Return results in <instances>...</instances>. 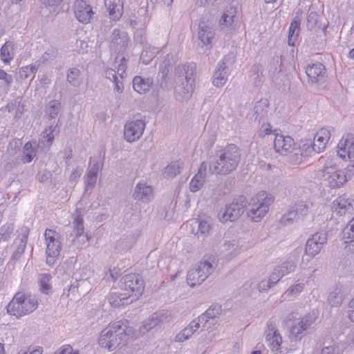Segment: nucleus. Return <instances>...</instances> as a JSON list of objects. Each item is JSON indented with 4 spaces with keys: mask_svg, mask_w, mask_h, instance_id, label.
<instances>
[{
    "mask_svg": "<svg viewBox=\"0 0 354 354\" xmlns=\"http://www.w3.org/2000/svg\"><path fill=\"white\" fill-rule=\"evenodd\" d=\"M134 337L133 330L126 319L111 323L100 334L98 343L102 348L113 351L118 345Z\"/></svg>",
    "mask_w": 354,
    "mask_h": 354,
    "instance_id": "obj_1",
    "label": "nucleus"
},
{
    "mask_svg": "<svg viewBox=\"0 0 354 354\" xmlns=\"http://www.w3.org/2000/svg\"><path fill=\"white\" fill-rule=\"evenodd\" d=\"M322 172L324 180L329 188L339 189L354 175V162L342 169L333 160H329L325 163Z\"/></svg>",
    "mask_w": 354,
    "mask_h": 354,
    "instance_id": "obj_2",
    "label": "nucleus"
},
{
    "mask_svg": "<svg viewBox=\"0 0 354 354\" xmlns=\"http://www.w3.org/2000/svg\"><path fill=\"white\" fill-rule=\"evenodd\" d=\"M241 157L240 149L236 145L229 144L221 151L218 160L209 165V171L212 174H229L236 169Z\"/></svg>",
    "mask_w": 354,
    "mask_h": 354,
    "instance_id": "obj_3",
    "label": "nucleus"
},
{
    "mask_svg": "<svg viewBox=\"0 0 354 354\" xmlns=\"http://www.w3.org/2000/svg\"><path fill=\"white\" fill-rule=\"evenodd\" d=\"M38 304V299L35 295L18 292L8 303L7 312L16 317H20L35 311Z\"/></svg>",
    "mask_w": 354,
    "mask_h": 354,
    "instance_id": "obj_4",
    "label": "nucleus"
},
{
    "mask_svg": "<svg viewBox=\"0 0 354 354\" xmlns=\"http://www.w3.org/2000/svg\"><path fill=\"white\" fill-rule=\"evenodd\" d=\"M274 201V197L271 194L265 191L259 192L250 201V209L247 213L248 217L254 222L261 221Z\"/></svg>",
    "mask_w": 354,
    "mask_h": 354,
    "instance_id": "obj_5",
    "label": "nucleus"
},
{
    "mask_svg": "<svg viewBox=\"0 0 354 354\" xmlns=\"http://www.w3.org/2000/svg\"><path fill=\"white\" fill-rule=\"evenodd\" d=\"M120 288L123 291L124 298H132L137 300L143 293L145 281L142 277L136 273H129L124 275L120 281Z\"/></svg>",
    "mask_w": 354,
    "mask_h": 354,
    "instance_id": "obj_6",
    "label": "nucleus"
},
{
    "mask_svg": "<svg viewBox=\"0 0 354 354\" xmlns=\"http://www.w3.org/2000/svg\"><path fill=\"white\" fill-rule=\"evenodd\" d=\"M330 138V131L326 128L319 129L315 133L313 143L306 140L301 146L302 155L310 156L312 152L321 153L324 151Z\"/></svg>",
    "mask_w": 354,
    "mask_h": 354,
    "instance_id": "obj_7",
    "label": "nucleus"
},
{
    "mask_svg": "<svg viewBox=\"0 0 354 354\" xmlns=\"http://www.w3.org/2000/svg\"><path fill=\"white\" fill-rule=\"evenodd\" d=\"M246 205L247 200L244 196H240L237 197L232 203L227 206L225 212L220 218L221 221L225 223L236 221L243 213Z\"/></svg>",
    "mask_w": 354,
    "mask_h": 354,
    "instance_id": "obj_8",
    "label": "nucleus"
},
{
    "mask_svg": "<svg viewBox=\"0 0 354 354\" xmlns=\"http://www.w3.org/2000/svg\"><path fill=\"white\" fill-rule=\"evenodd\" d=\"M212 266L209 262H201L196 268L191 269L187 275V282L194 287L200 285L210 274Z\"/></svg>",
    "mask_w": 354,
    "mask_h": 354,
    "instance_id": "obj_9",
    "label": "nucleus"
},
{
    "mask_svg": "<svg viewBox=\"0 0 354 354\" xmlns=\"http://www.w3.org/2000/svg\"><path fill=\"white\" fill-rule=\"evenodd\" d=\"M73 9L76 19L84 24H89L95 15L87 0H75Z\"/></svg>",
    "mask_w": 354,
    "mask_h": 354,
    "instance_id": "obj_10",
    "label": "nucleus"
},
{
    "mask_svg": "<svg viewBox=\"0 0 354 354\" xmlns=\"http://www.w3.org/2000/svg\"><path fill=\"white\" fill-rule=\"evenodd\" d=\"M337 154L343 160H354V137L351 134L344 136L337 145Z\"/></svg>",
    "mask_w": 354,
    "mask_h": 354,
    "instance_id": "obj_11",
    "label": "nucleus"
},
{
    "mask_svg": "<svg viewBox=\"0 0 354 354\" xmlns=\"http://www.w3.org/2000/svg\"><path fill=\"white\" fill-rule=\"evenodd\" d=\"M145 124L140 120L131 121L125 124L124 136L128 142H134L142 135Z\"/></svg>",
    "mask_w": 354,
    "mask_h": 354,
    "instance_id": "obj_12",
    "label": "nucleus"
},
{
    "mask_svg": "<svg viewBox=\"0 0 354 354\" xmlns=\"http://www.w3.org/2000/svg\"><path fill=\"white\" fill-rule=\"evenodd\" d=\"M333 209L339 215L352 214L354 212V200L346 194L340 195L333 201Z\"/></svg>",
    "mask_w": 354,
    "mask_h": 354,
    "instance_id": "obj_13",
    "label": "nucleus"
},
{
    "mask_svg": "<svg viewBox=\"0 0 354 354\" xmlns=\"http://www.w3.org/2000/svg\"><path fill=\"white\" fill-rule=\"evenodd\" d=\"M326 241V236L324 234L315 233L312 237L308 239L305 253L306 255L313 257L317 254L323 245Z\"/></svg>",
    "mask_w": 354,
    "mask_h": 354,
    "instance_id": "obj_14",
    "label": "nucleus"
},
{
    "mask_svg": "<svg viewBox=\"0 0 354 354\" xmlns=\"http://www.w3.org/2000/svg\"><path fill=\"white\" fill-rule=\"evenodd\" d=\"M295 269V266L290 263H285L282 264L277 269L274 270L272 275L270 276V284H267L268 282L261 281L259 286L261 290H267L270 288L271 284L275 283L277 281L279 280L281 277L284 276L285 274L293 271Z\"/></svg>",
    "mask_w": 354,
    "mask_h": 354,
    "instance_id": "obj_15",
    "label": "nucleus"
},
{
    "mask_svg": "<svg viewBox=\"0 0 354 354\" xmlns=\"http://www.w3.org/2000/svg\"><path fill=\"white\" fill-rule=\"evenodd\" d=\"M293 145L294 140L290 136L279 133L275 135L274 148L277 153L286 155L291 151Z\"/></svg>",
    "mask_w": 354,
    "mask_h": 354,
    "instance_id": "obj_16",
    "label": "nucleus"
},
{
    "mask_svg": "<svg viewBox=\"0 0 354 354\" xmlns=\"http://www.w3.org/2000/svg\"><path fill=\"white\" fill-rule=\"evenodd\" d=\"M105 6L111 20L115 21L122 17L124 8L122 0H105Z\"/></svg>",
    "mask_w": 354,
    "mask_h": 354,
    "instance_id": "obj_17",
    "label": "nucleus"
},
{
    "mask_svg": "<svg viewBox=\"0 0 354 354\" xmlns=\"http://www.w3.org/2000/svg\"><path fill=\"white\" fill-rule=\"evenodd\" d=\"M266 340L271 351L274 354L281 353V346L282 344V337L274 328H271L267 335Z\"/></svg>",
    "mask_w": 354,
    "mask_h": 354,
    "instance_id": "obj_18",
    "label": "nucleus"
},
{
    "mask_svg": "<svg viewBox=\"0 0 354 354\" xmlns=\"http://www.w3.org/2000/svg\"><path fill=\"white\" fill-rule=\"evenodd\" d=\"M46 263L49 266H53L59 255L61 250V243L55 242L52 243H46Z\"/></svg>",
    "mask_w": 354,
    "mask_h": 354,
    "instance_id": "obj_19",
    "label": "nucleus"
},
{
    "mask_svg": "<svg viewBox=\"0 0 354 354\" xmlns=\"http://www.w3.org/2000/svg\"><path fill=\"white\" fill-rule=\"evenodd\" d=\"M205 170L206 165L205 163H202L198 174L193 177L189 183V189L192 192H196L202 187L204 182Z\"/></svg>",
    "mask_w": 354,
    "mask_h": 354,
    "instance_id": "obj_20",
    "label": "nucleus"
},
{
    "mask_svg": "<svg viewBox=\"0 0 354 354\" xmlns=\"http://www.w3.org/2000/svg\"><path fill=\"white\" fill-rule=\"evenodd\" d=\"M306 73L312 82L317 81L324 75L325 67L321 63L313 64L306 68Z\"/></svg>",
    "mask_w": 354,
    "mask_h": 354,
    "instance_id": "obj_21",
    "label": "nucleus"
},
{
    "mask_svg": "<svg viewBox=\"0 0 354 354\" xmlns=\"http://www.w3.org/2000/svg\"><path fill=\"white\" fill-rule=\"evenodd\" d=\"M342 234L343 239L347 244L346 248H348L349 250L354 251V218L350 224L343 230Z\"/></svg>",
    "mask_w": 354,
    "mask_h": 354,
    "instance_id": "obj_22",
    "label": "nucleus"
},
{
    "mask_svg": "<svg viewBox=\"0 0 354 354\" xmlns=\"http://www.w3.org/2000/svg\"><path fill=\"white\" fill-rule=\"evenodd\" d=\"M152 81L149 79L145 80L140 76H136L133 80V87L139 93H144L149 91Z\"/></svg>",
    "mask_w": 354,
    "mask_h": 354,
    "instance_id": "obj_23",
    "label": "nucleus"
},
{
    "mask_svg": "<svg viewBox=\"0 0 354 354\" xmlns=\"http://www.w3.org/2000/svg\"><path fill=\"white\" fill-rule=\"evenodd\" d=\"M153 189L151 186L138 184L134 193V198L138 200H149L152 196Z\"/></svg>",
    "mask_w": 354,
    "mask_h": 354,
    "instance_id": "obj_24",
    "label": "nucleus"
},
{
    "mask_svg": "<svg viewBox=\"0 0 354 354\" xmlns=\"http://www.w3.org/2000/svg\"><path fill=\"white\" fill-rule=\"evenodd\" d=\"M236 8H230L228 10L225 12L221 19H220V25L225 27L231 26L234 22V19L236 16Z\"/></svg>",
    "mask_w": 354,
    "mask_h": 354,
    "instance_id": "obj_25",
    "label": "nucleus"
},
{
    "mask_svg": "<svg viewBox=\"0 0 354 354\" xmlns=\"http://www.w3.org/2000/svg\"><path fill=\"white\" fill-rule=\"evenodd\" d=\"M13 45L6 42L1 48V57L4 63H9L13 58Z\"/></svg>",
    "mask_w": 354,
    "mask_h": 354,
    "instance_id": "obj_26",
    "label": "nucleus"
},
{
    "mask_svg": "<svg viewBox=\"0 0 354 354\" xmlns=\"http://www.w3.org/2000/svg\"><path fill=\"white\" fill-rule=\"evenodd\" d=\"M225 66L220 65L218 69L215 72L213 79V84L216 86H222L225 84L227 80L226 73L224 71Z\"/></svg>",
    "mask_w": 354,
    "mask_h": 354,
    "instance_id": "obj_27",
    "label": "nucleus"
},
{
    "mask_svg": "<svg viewBox=\"0 0 354 354\" xmlns=\"http://www.w3.org/2000/svg\"><path fill=\"white\" fill-rule=\"evenodd\" d=\"M129 298H124L123 291H122L120 293L111 292L109 296V302L111 306L116 308L124 305V301L127 300Z\"/></svg>",
    "mask_w": 354,
    "mask_h": 354,
    "instance_id": "obj_28",
    "label": "nucleus"
},
{
    "mask_svg": "<svg viewBox=\"0 0 354 354\" xmlns=\"http://www.w3.org/2000/svg\"><path fill=\"white\" fill-rule=\"evenodd\" d=\"M198 37L204 44H209L212 42L214 37V33L209 30V27H203L200 25Z\"/></svg>",
    "mask_w": 354,
    "mask_h": 354,
    "instance_id": "obj_29",
    "label": "nucleus"
},
{
    "mask_svg": "<svg viewBox=\"0 0 354 354\" xmlns=\"http://www.w3.org/2000/svg\"><path fill=\"white\" fill-rule=\"evenodd\" d=\"M299 21L297 19H293L289 27V32H288V44L290 46H294L295 42L292 41V37L295 36V34L296 33V37L298 36V33L299 31Z\"/></svg>",
    "mask_w": 354,
    "mask_h": 354,
    "instance_id": "obj_30",
    "label": "nucleus"
},
{
    "mask_svg": "<svg viewBox=\"0 0 354 354\" xmlns=\"http://www.w3.org/2000/svg\"><path fill=\"white\" fill-rule=\"evenodd\" d=\"M50 280L51 276L49 274H42L40 275L39 283L41 292L48 294L51 290Z\"/></svg>",
    "mask_w": 354,
    "mask_h": 354,
    "instance_id": "obj_31",
    "label": "nucleus"
},
{
    "mask_svg": "<svg viewBox=\"0 0 354 354\" xmlns=\"http://www.w3.org/2000/svg\"><path fill=\"white\" fill-rule=\"evenodd\" d=\"M194 333V326L190 324L187 327H185L176 336V341L183 342L188 339Z\"/></svg>",
    "mask_w": 354,
    "mask_h": 354,
    "instance_id": "obj_32",
    "label": "nucleus"
},
{
    "mask_svg": "<svg viewBox=\"0 0 354 354\" xmlns=\"http://www.w3.org/2000/svg\"><path fill=\"white\" fill-rule=\"evenodd\" d=\"M182 165L176 161L166 167L165 173L167 177H174L180 173Z\"/></svg>",
    "mask_w": 354,
    "mask_h": 354,
    "instance_id": "obj_33",
    "label": "nucleus"
},
{
    "mask_svg": "<svg viewBox=\"0 0 354 354\" xmlns=\"http://www.w3.org/2000/svg\"><path fill=\"white\" fill-rule=\"evenodd\" d=\"M44 238L46 244L60 242L59 234L55 230L46 229L44 233Z\"/></svg>",
    "mask_w": 354,
    "mask_h": 354,
    "instance_id": "obj_34",
    "label": "nucleus"
},
{
    "mask_svg": "<svg viewBox=\"0 0 354 354\" xmlns=\"http://www.w3.org/2000/svg\"><path fill=\"white\" fill-rule=\"evenodd\" d=\"M312 203L310 202H299L295 204V211L297 212V215L298 214L301 215H306L308 214L309 209L312 206Z\"/></svg>",
    "mask_w": 354,
    "mask_h": 354,
    "instance_id": "obj_35",
    "label": "nucleus"
},
{
    "mask_svg": "<svg viewBox=\"0 0 354 354\" xmlns=\"http://www.w3.org/2000/svg\"><path fill=\"white\" fill-rule=\"evenodd\" d=\"M13 231V227L10 224H5L1 228L0 241H7Z\"/></svg>",
    "mask_w": 354,
    "mask_h": 354,
    "instance_id": "obj_36",
    "label": "nucleus"
},
{
    "mask_svg": "<svg viewBox=\"0 0 354 354\" xmlns=\"http://www.w3.org/2000/svg\"><path fill=\"white\" fill-rule=\"evenodd\" d=\"M310 322L306 319H303L299 323V326H295L292 328V333L301 334L303 331L306 330L307 328L310 325Z\"/></svg>",
    "mask_w": 354,
    "mask_h": 354,
    "instance_id": "obj_37",
    "label": "nucleus"
},
{
    "mask_svg": "<svg viewBox=\"0 0 354 354\" xmlns=\"http://www.w3.org/2000/svg\"><path fill=\"white\" fill-rule=\"evenodd\" d=\"M80 74V71L79 69H77L76 68H73L71 69L67 75L68 82L72 84H76V83L77 82Z\"/></svg>",
    "mask_w": 354,
    "mask_h": 354,
    "instance_id": "obj_38",
    "label": "nucleus"
},
{
    "mask_svg": "<svg viewBox=\"0 0 354 354\" xmlns=\"http://www.w3.org/2000/svg\"><path fill=\"white\" fill-rule=\"evenodd\" d=\"M55 354H80L77 350H74L69 344L60 347Z\"/></svg>",
    "mask_w": 354,
    "mask_h": 354,
    "instance_id": "obj_39",
    "label": "nucleus"
},
{
    "mask_svg": "<svg viewBox=\"0 0 354 354\" xmlns=\"http://www.w3.org/2000/svg\"><path fill=\"white\" fill-rule=\"evenodd\" d=\"M296 216L297 212L295 211V209H291L283 215L281 218V223L283 224H286L288 222L294 221Z\"/></svg>",
    "mask_w": 354,
    "mask_h": 354,
    "instance_id": "obj_40",
    "label": "nucleus"
},
{
    "mask_svg": "<svg viewBox=\"0 0 354 354\" xmlns=\"http://www.w3.org/2000/svg\"><path fill=\"white\" fill-rule=\"evenodd\" d=\"M60 108V102L56 100L51 101L49 103V114L50 118H54L58 113Z\"/></svg>",
    "mask_w": 354,
    "mask_h": 354,
    "instance_id": "obj_41",
    "label": "nucleus"
},
{
    "mask_svg": "<svg viewBox=\"0 0 354 354\" xmlns=\"http://www.w3.org/2000/svg\"><path fill=\"white\" fill-rule=\"evenodd\" d=\"M35 70V66L32 65L26 66L24 67L21 68L19 71L21 77L24 79L28 78L30 75V73H34Z\"/></svg>",
    "mask_w": 354,
    "mask_h": 354,
    "instance_id": "obj_42",
    "label": "nucleus"
},
{
    "mask_svg": "<svg viewBox=\"0 0 354 354\" xmlns=\"http://www.w3.org/2000/svg\"><path fill=\"white\" fill-rule=\"evenodd\" d=\"M35 156V151H24V155L21 156V161L24 164L28 163L32 161Z\"/></svg>",
    "mask_w": 354,
    "mask_h": 354,
    "instance_id": "obj_43",
    "label": "nucleus"
},
{
    "mask_svg": "<svg viewBox=\"0 0 354 354\" xmlns=\"http://www.w3.org/2000/svg\"><path fill=\"white\" fill-rule=\"evenodd\" d=\"M304 288V284L299 283H297L295 286H292L288 291V295H293V294H298L301 292L303 289Z\"/></svg>",
    "mask_w": 354,
    "mask_h": 354,
    "instance_id": "obj_44",
    "label": "nucleus"
},
{
    "mask_svg": "<svg viewBox=\"0 0 354 354\" xmlns=\"http://www.w3.org/2000/svg\"><path fill=\"white\" fill-rule=\"evenodd\" d=\"M209 230L210 225L207 221H203L199 223L198 233L204 234L208 233Z\"/></svg>",
    "mask_w": 354,
    "mask_h": 354,
    "instance_id": "obj_45",
    "label": "nucleus"
},
{
    "mask_svg": "<svg viewBox=\"0 0 354 354\" xmlns=\"http://www.w3.org/2000/svg\"><path fill=\"white\" fill-rule=\"evenodd\" d=\"M53 130L51 127H49L48 129H45V131L43 132V137L46 138L47 139V145H50L53 142V140L54 139L53 136Z\"/></svg>",
    "mask_w": 354,
    "mask_h": 354,
    "instance_id": "obj_46",
    "label": "nucleus"
},
{
    "mask_svg": "<svg viewBox=\"0 0 354 354\" xmlns=\"http://www.w3.org/2000/svg\"><path fill=\"white\" fill-rule=\"evenodd\" d=\"M320 354H339L338 349L332 346L324 347Z\"/></svg>",
    "mask_w": 354,
    "mask_h": 354,
    "instance_id": "obj_47",
    "label": "nucleus"
},
{
    "mask_svg": "<svg viewBox=\"0 0 354 354\" xmlns=\"http://www.w3.org/2000/svg\"><path fill=\"white\" fill-rule=\"evenodd\" d=\"M43 348L41 346H30L27 351H26V354H42Z\"/></svg>",
    "mask_w": 354,
    "mask_h": 354,
    "instance_id": "obj_48",
    "label": "nucleus"
},
{
    "mask_svg": "<svg viewBox=\"0 0 354 354\" xmlns=\"http://www.w3.org/2000/svg\"><path fill=\"white\" fill-rule=\"evenodd\" d=\"M0 80H5L8 85H10L12 81V77L8 75L3 69H0Z\"/></svg>",
    "mask_w": 354,
    "mask_h": 354,
    "instance_id": "obj_49",
    "label": "nucleus"
},
{
    "mask_svg": "<svg viewBox=\"0 0 354 354\" xmlns=\"http://www.w3.org/2000/svg\"><path fill=\"white\" fill-rule=\"evenodd\" d=\"M97 178V173L95 171H89L87 174V180L88 185H92L95 183Z\"/></svg>",
    "mask_w": 354,
    "mask_h": 354,
    "instance_id": "obj_50",
    "label": "nucleus"
},
{
    "mask_svg": "<svg viewBox=\"0 0 354 354\" xmlns=\"http://www.w3.org/2000/svg\"><path fill=\"white\" fill-rule=\"evenodd\" d=\"M350 308L348 317L351 322H354V298L350 302Z\"/></svg>",
    "mask_w": 354,
    "mask_h": 354,
    "instance_id": "obj_51",
    "label": "nucleus"
},
{
    "mask_svg": "<svg viewBox=\"0 0 354 354\" xmlns=\"http://www.w3.org/2000/svg\"><path fill=\"white\" fill-rule=\"evenodd\" d=\"M120 35V31L119 30H114L112 33V40L117 42V40L121 38Z\"/></svg>",
    "mask_w": 354,
    "mask_h": 354,
    "instance_id": "obj_52",
    "label": "nucleus"
},
{
    "mask_svg": "<svg viewBox=\"0 0 354 354\" xmlns=\"http://www.w3.org/2000/svg\"><path fill=\"white\" fill-rule=\"evenodd\" d=\"M186 80H187V82L189 83L190 82V86L188 88H187V93H189V92L192 93L193 91V82H194V79H192L191 77H189L187 75L186 76Z\"/></svg>",
    "mask_w": 354,
    "mask_h": 354,
    "instance_id": "obj_53",
    "label": "nucleus"
},
{
    "mask_svg": "<svg viewBox=\"0 0 354 354\" xmlns=\"http://www.w3.org/2000/svg\"><path fill=\"white\" fill-rule=\"evenodd\" d=\"M262 127L263 128V135H268L271 133V127L269 124L263 125Z\"/></svg>",
    "mask_w": 354,
    "mask_h": 354,
    "instance_id": "obj_54",
    "label": "nucleus"
},
{
    "mask_svg": "<svg viewBox=\"0 0 354 354\" xmlns=\"http://www.w3.org/2000/svg\"><path fill=\"white\" fill-rule=\"evenodd\" d=\"M81 176V171L78 170H75L72 172L71 175V179H76L79 178Z\"/></svg>",
    "mask_w": 354,
    "mask_h": 354,
    "instance_id": "obj_55",
    "label": "nucleus"
},
{
    "mask_svg": "<svg viewBox=\"0 0 354 354\" xmlns=\"http://www.w3.org/2000/svg\"><path fill=\"white\" fill-rule=\"evenodd\" d=\"M24 151H28L29 152L30 151H35L33 149H32V144L30 142H28L25 144L24 145Z\"/></svg>",
    "mask_w": 354,
    "mask_h": 354,
    "instance_id": "obj_56",
    "label": "nucleus"
},
{
    "mask_svg": "<svg viewBox=\"0 0 354 354\" xmlns=\"http://www.w3.org/2000/svg\"><path fill=\"white\" fill-rule=\"evenodd\" d=\"M214 308H208L206 312H205V315L207 317H215V315L214 314Z\"/></svg>",
    "mask_w": 354,
    "mask_h": 354,
    "instance_id": "obj_57",
    "label": "nucleus"
},
{
    "mask_svg": "<svg viewBox=\"0 0 354 354\" xmlns=\"http://www.w3.org/2000/svg\"><path fill=\"white\" fill-rule=\"evenodd\" d=\"M156 326V322L153 320L150 321V324H147V325H144V328L146 330H149L153 326Z\"/></svg>",
    "mask_w": 354,
    "mask_h": 354,
    "instance_id": "obj_58",
    "label": "nucleus"
},
{
    "mask_svg": "<svg viewBox=\"0 0 354 354\" xmlns=\"http://www.w3.org/2000/svg\"><path fill=\"white\" fill-rule=\"evenodd\" d=\"M106 74L111 75L114 80L117 79L115 71L111 68H108L106 71Z\"/></svg>",
    "mask_w": 354,
    "mask_h": 354,
    "instance_id": "obj_59",
    "label": "nucleus"
},
{
    "mask_svg": "<svg viewBox=\"0 0 354 354\" xmlns=\"http://www.w3.org/2000/svg\"><path fill=\"white\" fill-rule=\"evenodd\" d=\"M46 4L49 6L54 5L55 3H59L62 1V0H44Z\"/></svg>",
    "mask_w": 354,
    "mask_h": 354,
    "instance_id": "obj_60",
    "label": "nucleus"
},
{
    "mask_svg": "<svg viewBox=\"0 0 354 354\" xmlns=\"http://www.w3.org/2000/svg\"><path fill=\"white\" fill-rule=\"evenodd\" d=\"M0 354H6L3 344L0 343Z\"/></svg>",
    "mask_w": 354,
    "mask_h": 354,
    "instance_id": "obj_61",
    "label": "nucleus"
},
{
    "mask_svg": "<svg viewBox=\"0 0 354 354\" xmlns=\"http://www.w3.org/2000/svg\"><path fill=\"white\" fill-rule=\"evenodd\" d=\"M188 68H189V70L190 71V75H193L196 71L195 66H189Z\"/></svg>",
    "mask_w": 354,
    "mask_h": 354,
    "instance_id": "obj_62",
    "label": "nucleus"
},
{
    "mask_svg": "<svg viewBox=\"0 0 354 354\" xmlns=\"http://www.w3.org/2000/svg\"><path fill=\"white\" fill-rule=\"evenodd\" d=\"M349 57L354 59V48L349 52Z\"/></svg>",
    "mask_w": 354,
    "mask_h": 354,
    "instance_id": "obj_63",
    "label": "nucleus"
},
{
    "mask_svg": "<svg viewBox=\"0 0 354 354\" xmlns=\"http://www.w3.org/2000/svg\"><path fill=\"white\" fill-rule=\"evenodd\" d=\"M165 4L169 5L171 4L174 0H162Z\"/></svg>",
    "mask_w": 354,
    "mask_h": 354,
    "instance_id": "obj_64",
    "label": "nucleus"
}]
</instances>
